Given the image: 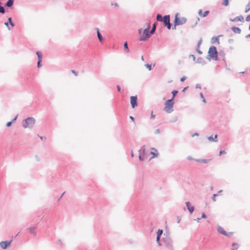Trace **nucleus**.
<instances>
[{
  "mask_svg": "<svg viewBox=\"0 0 250 250\" xmlns=\"http://www.w3.org/2000/svg\"><path fill=\"white\" fill-rule=\"evenodd\" d=\"M207 58L209 60L210 59L215 61L218 60V52L215 46H211L209 47L208 51V56Z\"/></svg>",
  "mask_w": 250,
  "mask_h": 250,
  "instance_id": "nucleus-1",
  "label": "nucleus"
},
{
  "mask_svg": "<svg viewBox=\"0 0 250 250\" xmlns=\"http://www.w3.org/2000/svg\"><path fill=\"white\" fill-rule=\"evenodd\" d=\"M164 236L162 241L165 246L169 250H174L172 241L169 235L164 233Z\"/></svg>",
  "mask_w": 250,
  "mask_h": 250,
  "instance_id": "nucleus-2",
  "label": "nucleus"
},
{
  "mask_svg": "<svg viewBox=\"0 0 250 250\" xmlns=\"http://www.w3.org/2000/svg\"><path fill=\"white\" fill-rule=\"evenodd\" d=\"M35 119L33 117H28L22 122V126L25 128H31L35 124Z\"/></svg>",
  "mask_w": 250,
  "mask_h": 250,
  "instance_id": "nucleus-3",
  "label": "nucleus"
},
{
  "mask_svg": "<svg viewBox=\"0 0 250 250\" xmlns=\"http://www.w3.org/2000/svg\"><path fill=\"white\" fill-rule=\"evenodd\" d=\"M179 13H177L175 16V19L174 21V27L172 28L173 29H176V26L180 25H183L186 23L187 20L185 17L180 18L178 17Z\"/></svg>",
  "mask_w": 250,
  "mask_h": 250,
  "instance_id": "nucleus-4",
  "label": "nucleus"
},
{
  "mask_svg": "<svg viewBox=\"0 0 250 250\" xmlns=\"http://www.w3.org/2000/svg\"><path fill=\"white\" fill-rule=\"evenodd\" d=\"M150 24L148 23L147 27L143 31L142 35L141 36L139 41H146L150 37Z\"/></svg>",
  "mask_w": 250,
  "mask_h": 250,
  "instance_id": "nucleus-5",
  "label": "nucleus"
},
{
  "mask_svg": "<svg viewBox=\"0 0 250 250\" xmlns=\"http://www.w3.org/2000/svg\"><path fill=\"white\" fill-rule=\"evenodd\" d=\"M173 99H168L165 103L164 110L168 113L172 112L173 111Z\"/></svg>",
  "mask_w": 250,
  "mask_h": 250,
  "instance_id": "nucleus-6",
  "label": "nucleus"
},
{
  "mask_svg": "<svg viewBox=\"0 0 250 250\" xmlns=\"http://www.w3.org/2000/svg\"><path fill=\"white\" fill-rule=\"evenodd\" d=\"M145 151H146V146L145 145H143L141 149L139 150V159L140 161H144L145 159Z\"/></svg>",
  "mask_w": 250,
  "mask_h": 250,
  "instance_id": "nucleus-7",
  "label": "nucleus"
},
{
  "mask_svg": "<svg viewBox=\"0 0 250 250\" xmlns=\"http://www.w3.org/2000/svg\"><path fill=\"white\" fill-rule=\"evenodd\" d=\"M217 231L225 235V236H230L232 234V232H230L229 233L226 232L224 229L221 227V226H218V228H217Z\"/></svg>",
  "mask_w": 250,
  "mask_h": 250,
  "instance_id": "nucleus-8",
  "label": "nucleus"
},
{
  "mask_svg": "<svg viewBox=\"0 0 250 250\" xmlns=\"http://www.w3.org/2000/svg\"><path fill=\"white\" fill-rule=\"evenodd\" d=\"M130 104L132 108H134L137 106V96L130 97Z\"/></svg>",
  "mask_w": 250,
  "mask_h": 250,
  "instance_id": "nucleus-9",
  "label": "nucleus"
},
{
  "mask_svg": "<svg viewBox=\"0 0 250 250\" xmlns=\"http://www.w3.org/2000/svg\"><path fill=\"white\" fill-rule=\"evenodd\" d=\"M4 24L7 27L8 30H11L12 27L15 26L14 23L12 21V18L10 17L8 19V21L4 23Z\"/></svg>",
  "mask_w": 250,
  "mask_h": 250,
  "instance_id": "nucleus-10",
  "label": "nucleus"
},
{
  "mask_svg": "<svg viewBox=\"0 0 250 250\" xmlns=\"http://www.w3.org/2000/svg\"><path fill=\"white\" fill-rule=\"evenodd\" d=\"M12 241H1L0 243V247L3 249H6L8 247L11 243Z\"/></svg>",
  "mask_w": 250,
  "mask_h": 250,
  "instance_id": "nucleus-11",
  "label": "nucleus"
},
{
  "mask_svg": "<svg viewBox=\"0 0 250 250\" xmlns=\"http://www.w3.org/2000/svg\"><path fill=\"white\" fill-rule=\"evenodd\" d=\"M36 54L38 58V61L37 62V67L38 68H40L42 66V55L40 51H37Z\"/></svg>",
  "mask_w": 250,
  "mask_h": 250,
  "instance_id": "nucleus-12",
  "label": "nucleus"
},
{
  "mask_svg": "<svg viewBox=\"0 0 250 250\" xmlns=\"http://www.w3.org/2000/svg\"><path fill=\"white\" fill-rule=\"evenodd\" d=\"M229 20L231 21H233V22H236V21H241V22H244V17L242 15H240L239 16H237L236 17H235V18L234 19H230Z\"/></svg>",
  "mask_w": 250,
  "mask_h": 250,
  "instance_id": "nucleus-13",
  "label": "nucleus"
},
{
  "mask_svg": "<svg viewBox=\"0 0 250 250\" xmlns=\"http://www.w3.org/2000/svg\"><path fill=\"white\" fill-rule=\"evenodd\" d=\"M186 205L187 208V209L188 210L190 214H192L194 210V207L190 205V203L189 202H186Z\"/></svg>",
  "mask_w": 250,
  "mask_h": 250,
  "instance_id": "nucleus-14",
  "label": "nucleus"
},
{
  "mask_svg": "<svg viewBox=\"0 0 250 250\" xmlns=\"http://www.w3.org/2000/svg\"><path fill=\"white\" fill-rule=\"evenodd\" d=\"M162 22H163L164 25H165L166 24L168 23V22H170V15H167L164 16Z\"/></svg>",
  "mask_w": 250,
  "mask_h": 250,
  "instance_id": "nucleus-15",
  "label": "nucleus"
},
{
  "mask_svg": "<svg viewBox=\"0 0 250 250\" xmlns=\"http://www.w3.org/2000/svg\"><path fill=\"white\" fill-rule=\"evenodd\" d=\"M202 38H200V39L199 40L198 42V43H197V47H196V52L199 54H202V51H201L199 48H200V45L202 43Z\"/></svg>",
  "mask_w": 250,
  "mask_h": 250,
  "instance_id": "nucleus-16",
  "label": "nucleus"
},
{
  "mask_svg": "<svg viewBox=\"0 0 250 250\" xmlns=\"http://www.w3.org/2000/svg\"><path fill=\"white\" fill-rule=\"evenodd\" d=\"M95 30H96L97 31V37L98 38V40L99 41L102 42H103V41H104V38H103L101 34L100 33V30L98 28H95Z\"/></svg>",
  "mask_w": 250,
  "mask_h": 250,
  "instance_id": "nucleus-17",
  "label": "nucleus"
},
{
  "mask_svg": "<svg viewBox=\"0 0 250 250\" xmlns=\"http://www.w3.org/2000/svg\"><path fill=\"white\" fill-rule=\"evenodd\" d=\"M209 12L208 10L205 11L204 13H202V10L201 9H200L198 11V14L203 17H206L208 15Z\"/></svg>",
  "mask_w": 250,
  "mask_h": 250,
  "instance_id": "nucleus-18",
  "label": "nucleus"
},
{
  "mask_svg": "<svg viewBox=\"0 0 250 250\" xmlns=\"http://www.w3.org/2000/svg\"><path fill=\"white\" fill-rule=\"evenodd\" d=\"M196 62L197 63L201 64L203 65L206 64V61L201 57L198 58L197 60L196 61Z\"/></svg>",
  "mask_w": 250,
  "mask_h": 250,
  "instance_id": "nucleus-19",
  "label": "nucleus"
},
{
  "mask_svg": "<svg viewBox=\"0 0 250 250\" xmlns=\"http://www.w3.org/2000/svg\"><path fill=\"white\" fill-rule=\"evenodd\" d=\"M36 227H32L28 229L29 232L31 234H33L34 235H36L37 232L35 230Z\"/></svg>",
  "mask_w": 250,
  "mask_h": 250,
  "instance_id": "nucleus-20",
  "label": "nucleus"
},
{
  "mask_svg": "<svg viewBox=\"0 0 250 250\" xmlns=\"http://www.w3.org/2000/svg\"><path fill=\"white\" fill-rule=\"evenodd\" d=\"M231 29L233 32L235 33L240 34L241 32V30L239 27L234 26L232 27Z\"/></svg>",
  "mask_w": 250,
  "mask_h": 250,
  "instance_id": "nucleus-21",
  "label": "nucleus"
},
{
  "mask_svg": "<svg viewBox=\"0 0 250 250\" xmlns=\"http://www.w3.org/2000/svg\"><path fill=\"white\" fill-rule=\"evenodd\" d=\"M14 0H8V1L5 3V6L8 7H11L12 6L14 3Z\"/></svg>",
  "mask_w": 250,
  "mask_h": 250,
  "instance_id": "nucleus-22",
  "label": "nucleus"
},
{
  "mask_svg": "<svg viewBox=\"0 0 250 250\" xmlns=\"http://www.w3.org/2000/svg\"><path fill=\"white\" fill-rule=\"evenodd\" d=\"M217 138V135H215L214 136V138L212 136H210L208 138V141H209L210 142H216L217 141V140H216Z\"/></svg>",
  "mask_w": 250,
  "mask_h": 250,
  "instance_id": "nucleus-23",
  "label": "nucleus"
},
{
  "mask_svg": "<svg viewBox=\"0 0 250 250\" xmlns=\"http://www.w3.org/2000/svg\"><path fill=\"white\" fill-rule=\"evenodd\" d=\"M156 24H157V22H155L153 24L152 27L151 29L150 30V34L152 35L155 33L156 28Z\"/></svg>",
  "mask_w": 250,
  "mask_h": 250,
  "instance_id": "nucleus-24",
  "label": "nucleus"
},
{
  "mask_svg": "<svg viewBox=\"0 0 250 250\" xmlns=\"http://www.w3.org/2000/svg\"><path fill=\"white\" fill-rule=\"evenodd\" d=\"M195 161L197 162L207 164L209 162V160H208V159H195Z\"/></svg>",
  "mask_w": 250,
  "mask_h": 250,
  "instance_id": "nucleus-25",
  "label": "nucleus"
},
{
  "mask_svg": "<svg viewBox=\"0 0 250 250\" xmlns=\"http://www.w3.org/2000/svg\"><path fill=\"white\" fill-rule=\"evenodd\" d=\"M152 150H154L156 151V152H150L151 154L152 155V156L151 158H155V157H157L158 156V153L157 152V149H156L155 148H152Z\"/></svg>",
  "mask_w": 250,
  "mask_h": 250,
  "instance_id": "nucleus-26",
  "label": "nucleus"
},
{
  "mask_svg": "<svg viewBox=\"0 0 250 250\" xmlns=\"http://www.w3.org/2000/svg\"><path fill=\"white\" fill-rule=\"evenodd\" d=\"M17 116H16L11 122H7L6 123V126L8 127H10L12 123L15 122L17 120Z\"/></svg>",
  "mask_w": 250,
  "mask_h": 250,
  "instance_id": "nucleus-27",
  "label": "nucleus"
},
{
  "mask_svg": "<svg viewBox=\"0 0 250 250\" xmlns=\"http://www.w3.org/2000/svg\"><path fill=\"white\" fill-rule=\"evenodd\" d=\"M219 36L218 37H213L211 38V42L214 43V42H217L218 43H219Z\"/></svg>",
  "mask_w": 250,
  "mask_h": 250,
  "instance_id": "nucleus-28",
  "label": "nucleus"
},
{
  "mask_svg": "<svg viewBox=\"0 0 250 250\" xmlns=\"http://www.w3.org/2000/svg\"><path fill=\"white\" fill-rule=\"evenodd\" d=\"M163 17L160 14H158L156 16V19L158 21L162 22Z\"/></svg>",
  "mask_w": 250,
  "mask_h": 250,
  "instance_id": "nucleus-29",
  "label": "nucleus"
},
{
  "mask_svg": "<svg viewBox=\"0 0 250 250\" xmlns=\"http://www.w3.org/2000/svg\"><path fill=\"white\" fill-rule=\"evenodd\" d=\"M124 48L126 52H128L129 51V49L128 47V43L127 42H124Z\"/></svg>",
  "mask_w": 250,
  "mask_h": 250,
  "instance_id": "nucleus-30",
  "label": "nucleus"
},
{
  "mask_svg": "<svg viewBox=\"0 0 250 250\" xmlns=\"http://www.w3.org/2000/svg\"><path fill=\"white\" fill-rule=\"evenodd\" d=\"M5 13V10L4 8L1 6V2H0V13L4 14Z\"/></svg>",
  "mask_w": 250,
  "mask_h": 250,
  "instance_id": "nucleus-31",
  "label": "nucleus"
},
{
  "mask_svg": "<svg viewBox=\"0 0 250 250\" xmlns=\"http://www.w3.org/2000/svg\"><path fill=\"white\" fill-rule=\"evenodd\" d=\"M163 231L162 229H159L157 232V237H160L162 236L163 234Z\"/></svg>",
  "mask_w": 250,
  "mask_h": 250,
  "instance_id": "nucleus-32",
  "label": "nucleus"
},
{
  "mask_svg": "<svg viewBox=\"0 0 250 250\" xmlns=\"http://www.w3.org/2000/svg\"><path fill=\"white\" fill-rule=\"evenodd\" d=\"M171 93L172 94V97L171 99H173V100H174L175 97L176 96V95L178 93V91L176 90H174L172 91Z\"/></svg>",
  "mask_w": 250,
  "mask_h": 250,
  "instance_id": "nucleus-33",
  "label": "nucleus"
},
{
  "mask_svg": "<svg viewBox=\"0 0 250 250\" xmlns=\"http://www.w3.org/2000/svg\"><path fill=\"white\" fill-rule=\"evenodd\" d=\"M250 10V2L248 3V4L246 6L245 12L247 13Z\"/></svg>",
  "mask_w": 250,
  "mask_h": 250,
  "instance_id": "nucleus-34",
  "label": "nucleus"
},
{
  "mask_svg": "<svg viewBox=\"0 0 250 250\" xmlns=\"http://www.w3.org/2000/svg\"><path fill=\"white\" fill-rule=\"evenodd\" d=\"M222 4L225 6H227L229 4V0H224Z\"/></svg>",
  "mask_w": 250,
  "mask_h": 250,
  "instance_id": "nucleus-35",
  "label": "nucleus"
},
{
  "mask_svg": "<svg viewBox=\"0 0 250 250\" xmlns=\"http://www.w3.org/2000/svg\"><path fill=\"white\" fill-rule=\"evenodd\" d=\"M165 26H166L168 29H170L171 28L172 24L170 22H168V23L166 24Z\"/></svg>",
  "mask_w": 250,
  "mask_h": 250,
  "instance_id": "nucleus-36",
  "label": "nucleus"
},
{
  "mask_svg": "<svg viewBox=\"0 0 250 250\" xmlns=\"http://www.w3.org/2000/svg\"><path fill=\"white\" fill-rule=\"evenodd\" d=\"M160 238H161L160 237H156V242L158 243L159 246H161L162 245V244L161 243V242H160Z\"/></svg>",
  "mask_w": 250,
  "mask_h": 250,
  "instance_id": "nucleus-37",
  "label": "nucleus"
},
{
  "mask_svg": "<svg viewBox=\"0 0 250 250\" xmlns=\"http://www.w3.org/2000/svg\"><path fill=\"white\" fill-rule=\"evenodd\" d=\"M146 67L150 71L152 69L151 65L148 63L145 64Z\"/></svg>",
  "mask_w": 250,
  "mask_h": 250,
  "instance_id": "nucleus-38",
  "label": "nucleus"
},
{
  "mask_svg": "<svg viewBox=\"0 0 250 250\" xmlns=\"http://www.w3.org/2000/svg\"><path fill=\"white\" fill-rule=\"evenodd\" d=\"M200 21V19L198 17H196V21H195V23L194 25H191L192 28H194L197 24L198 22Z\"/></svg>",
  "mask_w": 250,
  "mask_h": 250,
  "instance_id": "nucleus-39",
  "label": "nucleus"
},
{
  "mask_svg": "<svg viewBox=\"0 0 250 250\" xmlns=\"http://www.w3.org/2000/svg\"><path fill=\"white\" fill-rule=\"evenodd\" d=\"M226 151L225 150H221L219 152V155H221L222 154H226Z\"/></svg>",
  "mask_w": 250,
  "mask_h": 250,
  "instance_id": "nucleus-40",
  "label": "nucleus"
},
{
  "mask_svg": "<svg viewBox=\"0 0 250 250\" xmlns=\"http://www.w3.org/2000/svg\"><path fill=\"white\" fill-rule=\"evenodd\" d=\"M218 194H214L213 195V197H212V200L215 202L216 201V199H215V197L218 196Z\"/></svg>",
  "mask_w": 250,
  "mask_h": 250,
  "instance_id": "nucleus-41",
  "label": "nucleus"
},
{
  "mask_svg": "<svg viewBox=\"0 0 250 250\" xmlns=\"http://www.w3.org/2000/svg\"><path fill=\"white\" fill-rule=\"evenodd\" d=\"M189 58L191 57V58L193 59V60L194 61H195L196 58H195V56H194V55L190 54V55L189 56Z\"/></svg>",
  "mask_w": 250,
  "mask_h": 250,
  "instance_id": "nucleus-42",
  "label": "nucleus"
},
{
  "mask_svg": "<svg viewBox=\"0 0 250 250\" xmlns=\"http://www.w3.org/2000/svg\"><path fill=\"white\" fill-rule=\"evenodd\" d=\"M186 78H187V77L186 76H183L180 79L181 82H183L185 81V80L186 79Z\"/></svg>",
  "mask_w": 250,
  "mask_h": 250,
  "instance_id": "nucleus-43",
  "label": "nucleus"
},
{
  "mask_svg": "<svg viewBox=\"0 0 250 250\" xmlns=\"http://www.w3.org/2000/svg\"><path fill=\"white\" fill-rule=\"evenodd\" d=\"M142 31H143V29L142 28H140L138 30V33H139V34L141 36L142 35Z\"/></svg>",
  "mask_w": 250,
  "mask_h": 250,
  "instance_id": "nucleus-44",
  "label": "nucleus"
},
{
  "mask_svg": "<svg viewBox=\"0 0 250 250\" xmlns=\"http://www.w3.org/2000/svg\"><path fill=\"white\" fill-rule=\"evenodd\" d=\"M201 218H205V219L207 218V215L205 214V213L204 212H203L202 214Z\"/></svg>",
  "mask_w": 250,
  "mask_h": 250,
  "instance_id": "nucleus-45",
  "label": "nucleus"
},
{
  "mask_svg": "<svg viewBox=\"0 0 250 250\" xmlns=\"http://www.w3.org/2000/svg\"><path fill=\"white\" fill-rule=\"evenodd\" d=\"M246 21H250V15H249L248 16H247V17L246 18Z\"/></svg>",
  "mask_w": 250,
  "mask_h": 250,
  "instance_id": "nucleus-46",
  "label": "nucleus"
},
{
  "mask_svg": "<svg viewBox=\"0 0 250 250\" xmlns=\"http://www.w3.org/2000/svg\"><path fill=\"white\" fill-rule=\"evenodd\" d=\"M178 120V117L177 116L175 117L173 119V120L171 121V122H176Z\"/></svg>",
  "mask_w": 250,
  "mask_h": 250,
  "instance_id": "nucleus-47",
  "label": "nucleus"
},
{
  "mask_svg": "<svg viewBox=\"0 0 250 250\" xmlns=\"http://www.w3.org/2000/svg\"><path fill=\"white\" fill-rule=\"evenodd\" d=\"M187 159L188 160H194L195 161V159L192 158L191 156H188L187 157Z\"/></svg>",
  "mask_w": 250,
  "mask_h": 250,
  "instance_id": "nucleus-48",
  "label": "nucleus"
},
{
  "mask_svg": "<svg viewBox=\"0 0 250 250\" xmlns=\"http://www.w3.org/2000/svg\"><path fill=\"white\" fill-rule=\"evenodd\" d=\"M71 72L75 75V76H77L78 75V73L75 71V70H71Z\"/></svg>",
  "mask_w": 250,
  "mask_h": 250,
  "instance_id": "nucleus-49",
  "label": "nucleus"
},
{
  "mask_svg": "<svg viewBox=\"0 0 250 250\" xmlns=\"http://www.w3.org/2000/svg\"><path fill=\"white\" fill-rule=\"evenodd\" d=\"M196 88H201V86L200 84H199V83L196 84Z\"/></svg>",
  "mask_w": 250,
  "mask_h": 250,
  "instance_id": "nucleus-50",
  "label": "nucleus"
},
{
  "mask_svg": "<svg viewBox=\"0 0 250 250\" xmlns=\"http://www.w3.org/2000/svg\"><path fill=\"white\" fill-rule=\"evenodd\" d=\"M117 90H118V92H120L121 91V87H120V86L119 85H117Z\"/></svg>",
  "mask_w": 250,
  "mask_h": 250,
  "instance_id": "nucleus-51",
  "label": "nucleus"
},
{
  "mask_svg": "<svg viewBox=\"0 0 250 250\" xmlns=\"http://www.w3.org/2000/svg\"><path fill=\"white\" fill-rule=\"evenodd\" d=\"M160 132V130L159 129H157L155 131V134H158Z\"/></svg>",
  "mask_w": 250,
  "mask_h": 250,
  "instance_id": "nucleus-52",
  "label": "nucleus"
},
{
  "mask_svg": "<svg viewBox=\"0 0 250 250\" xmlns=\"http://www.w3.org/2000/svg\"><path fill=\"white\" fill-rule=\"evenodd\" d=\"M199 134L198 133H195L192 135V137H194L195 136H198Z\"/></svg>",
  "mask_w": 250,
  "mask_h": 250,
  "instance_id": "nucleus-53",
  "label": "nucleus"
},
{
  "mask_svg": "<svg viewBox=\"0 0 250 250\" xmlns=\"http://www.w3.org/2000/svg\"><path fill=\"white\" fill-rule=\"evenodd\" d=\"M200 97L202 98V99H204V95L202 93H200Z\"/></svg>",
  "mask_w": 250,
  "mask_h": 250,
  "instance_id": "nucleus-54",
  "label": "nucleus"
},
{
  "mask_svg": "<svg viewBox=\"0 0 250 250\" xmlns=\"http://www.w3.org/2000/svg\"><path fill=\"white\" fill-rule=\"evenodd\" d=\"M180 221H181V219L180 218V217L179 216H178L177 217V223H179L180 222Z\"/></svg>",
  "mask_w": 250,
  "mask_h": 250,
  "instance_id": "nucleus-55",
  "label": "nucleus"
},
{
  "mask_svg": "<svg viewBox=\"0 0 250 250\" xmlns=\"http://www.w3.org/2000/svg\"><path fill=\"white\" fill-rule=\"evenodd\" d=\"M155 116L153 114L152 112L151 113V119H154L155 118Z\"/></svg>",
  "mask_w": 250,
  "mask_h": 250,
  "instance_id": "nucleus-56",
  "label": "nucleus"
},
{
  "mask_svg": "<svg viewBox=\"0 0 250 250\" xmlns=\"http://www.w3.org/2000/svg\"><path fill=\"white\" fill-rule=\"evenodd\" d=\"M130 119L132 121H134V118L133 116H130Z\"/></svg>",
  "mask_w": 250,
  "mask_h": 250,
  "instance_id": "nucleus-57",
  "label": "nucleus"
},
{
  "mask_svg": "<svg viewBox=\"0 0 250 250\" xmlns=\"http://www.w3.org/2000/svg\"><path fill=\"white\" fill-rule=\"evenodd\" d=\"M246 38L247 39H248V38H250V34H248L247 35H246Z\"/></svg>",
  "mask_w": 250,
  "mask_h": 250,
  "instance_id": "nucleus-58",
  "label": "nucleus"
},
{
  "mask_svg": "<svg viewBox=\"0 0 250 250\" xmlns=\"http://www.w3.org/2000/svg\"><path fill=\"white\" fill-rule=\"evenodd\" d=\"M188 88V87H186L185 88H184V89H183V92H185L186 91V90Z\"/></svg>",
  "mask_w": 250,
  "mask_h": 250,
  "instance_id": "nucleus-59",
  "label": "nucleus"
},
{
  "mask_svg": "<svg viewBox=\"0 0 250 250\" xmlns=\"http://www.w3.org/2000/svg\"><path fill=\"white\" fill-rule=\"evenodd\" d=\"M201 218H197V219L196 220L198 222H200V220Z\"/></svg>",
  "mask_w": 250,
  "mask_h": 250,
  "instance_id": "nucleus-60",
  "label": "nucleus"
},
{
  "mask_svg": "<svg viewBox=\"0 0 250 250\" xmlns=\"http://www.w3.org/2000/svg\"><path fill=\"white\" fill-rule=\"evenodd\" d=\"M237 245V243H233L232 244V246H233V247H234L235 245Z\"/></svg>",
  "mask_w": 250,
  "mask_h": 250,
  "instance_id": "nucleus-61",
  "label": "nucleus"
},
{
  "mask_svg": "<svg viewBox=\"0 0 250 250\" xmlns=\"http://www.w3.org/2000/svg\"><path fill=\"white\" fill-rule=\"evenodd\" d=\"M59 244H60V245H62V242L61 240H59Z\"/></svg>",
  "mask_w": 250,
  "mask_h": 250,
  "instance_id": "nucleus-62",
  "label": "nucleus"
},
{
  "mask_svg": "<svg viewBox=\"0 0 250 250\" xmlns=\"http://www.w3.org/2000/svg\"><path fill=\"white\" fill-rule=\"evenodd\" d=\"M232 41H233L232 39H229V42L230 43V42H232Z\"/></svg>",
  "mask_w": 250,
  "mask_h": 250,
  "instance_id": "nucleus-63",
  "label": "nucleus"
},
{
  "mask_svg": "<svg viewBox=\"0 0 250 250\" xmlns=\"http://www.w3.org/2000/svg\"><path fill=\"white\" fill-rule=\"evenodd\" d=\"M231 250H237V248H233L231 249Z\"/></svg>",
  "mask_w": 250,
  "mask_h": 250,
  "instance_id": "nucleus-64",
  "label": "nucleus"
}]
</instances>
